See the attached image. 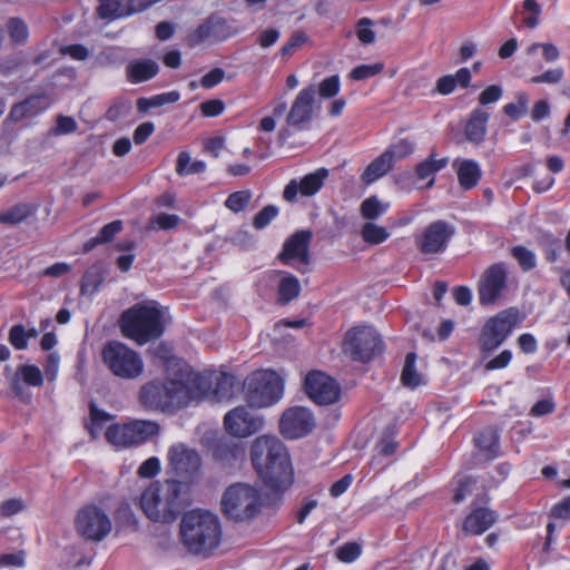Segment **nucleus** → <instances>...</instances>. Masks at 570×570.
<instances>
[{"instance_id": "1", "label": "nucleus", "mask_w": 570, "mask_h": 570, "mask_svg": "<svg viewBox=\"0 0 570 570\" xmlns=\"http://www.w3.org/2000/svg\"><path fill=\"white\" fill-rule=\"evenodd\" d=\"M169 375L164 380L146 383L139 393L145 407L159 411H171L200 400L208 392L209 380L204 374L189 370L181 362H170Z\"/></svg>"}, {"instance_id": "2", "label": "nucleus", "mask_w": 570, "mask_h": 570, "mask_svg": "<svg viewBox=\"0 0 570 570\" xmlns=\"http://www.w3.org/2000/svg\"><path fill=\"white\" fill-rule=\"evenodd\" d=\"M252 463L266 487L283 492L294 482V470L285 444L275 435L256 438L250 446Z\"/></svg>"}, {"instance_id": "3", "label": "nucleus", "mask_w": 570, "mask_h": 570, "mask_svg": "<svg viewBox=\"0 0 570 570\" xmlns=\"http://www.w3.org/2000/svg\"><path fill=\"white\" fill-rule=\"evenodd\" d=\"M189 499V492L175 480L151 483L141 494L140 505L145 514L155 522L175 520Z\"/></svg>"}, {"instance_id": "4", "label": "nucleus", "mask_w": 570, "mask_h": 570, "mask_svg": "<svg viewBox=\"0 0 570 570\" xmlns=\"http://www.w3.org/2000/svg\"><path fill=\"white\" fill-rule=\"evenodd\" d=\"M166 321L167 309L154 301L144 302L122 313L120 328L125 337L144 345L161 336Z\"/></svg>"}, {"instance_id": "5", "label": "nucleus", "mask_w": 570, "mask_h": 570, "mask_svg": "<svg viewBox=\"0 0 570 570\" xmlns=\"http://www.w3.org/2000/svg\"><path fill=\"white\" fill-rule=\"evenodd\" d=\"M220 522L212 512L193 510L180 522V541L194 554H206L220 541Z\"/></svg>"}, {"instance_id": "6", "label": "nucleus", "mask_w": 570, "mask_h": 570, "mask_svg": "<svg viewBox=\"0 0 570 570\" xmlns=\"http://www.w3.org/2000/svg\"><path fill=\"white\" fill-rule=\"evenodd\" d=\"M220 504L223 513L229 520L248 522L261 513L264 498L257 487L235 483L224 491Z\"/></svg>"}, {"instance_id": "7", "label": "nucleus", "mask_w": 570, "mask_h": 570, "mask_svg": "<svg viewBox=\"0 0 570 570\" xmlns=\"http://www.w3.org/2000/svg\"><path fill=\"white\" fill-rule=\"evenodd\" d=\"M284 377L273 370H257L244 381V399L252 409L277 404L284 396Z\"/></svg>"}, {"instance_id": "8", "label": "nucleus", "mask_w": 570, "mask_h": 570, "mask_svg": "<svg viewBox=\"0 0 570 570\" xmlns=\"http://www.w3.org/2000/svg\"><path fill=\"white\" fill-rule=\"evenodd\" d=\"M166 471L171 478L190 490L202 478L203 461L199 452L184 442L170 444L166 452Z\"/></svg>"}, {"instance_id": "9", "label": "nucleus", "mask_w": 570, "mask_h": 570, "mask_svg": "<svg viewBox=\"0 0 570 570\" xmlns=\"http://www.w3.org/2000/svg\"><path fill=\"white\" fill-rule=\"evenodd\" d=\"M522 321L523 316L515 307L505 308L490 317L484 323L479 336L481 350L483 352L497 350Z\"/></svg>"}, {"instance_id": "10", "label": "nucleus", "mask_w": 570, "mask_h": 570, "mask_svg": "<svg viewBox=\"0 0 570 570\" xmlns=\"http://www.w3.org/2000/svg\"><path fill=\"white\" fill-rule=\"evenodd\" d=\"M102 360L115 376L125 380L139 377L145 367L140 354L120 342L106 344L102 350Z\"/></svg>"}, {"instance_id": "11", "label": "nucleus", "mask_w": 570, "mask_h": 570, "mask_svg": "<svg viewBox=\"0 0 570 570\" xmlns=\"http://www.w3.org/2000/svg\"><path fill=\"white\" fill-rule=\"evenodd\" d=\"M383 351V343L372 326H355L346 332L343 352L353 361L367 363Z\"/></svg>"}, {"instance_id": "12", "label": "nucleus", "mask_w": 570, "mask_h": 570, "mask_svg": "<svg viewBox=\"0 0 570 570\" xmlns=\"http://www.w3.org/2000/svg\"><path fill=\"white\" fill-rule=\"evenodd\" d=\"M157 423L147 420H135L125 424L108 426L105 435L107 441L116 448H129L141 444L157 434Z\"/></svg>"}, {"instance_id": "13", "label": "nucleus", "mask_w": 570, "mask_h": 570, "mask_svg": "<svg viewBox=\"0 0 570 570\" xmlns=\"http://www.w3.org/2000/svg\"><path fill=\"white\" fill-rule=\"evenodd\" d=\"M75 529L83 539L99 542L110 533L112 523L102 508L87 504L78 510L75 517Z\"/></svg>"}, {"instance_id": "14", "label": "nucleus", "mask_w": 570, "mask_h": 570, "mask_svg": "<svg viewBox=\"0 0 570 570\" xmlns=\"http://www.w3.org/2000/svg\"><path fill=\"white\" fill-rule=\"evenodd\" d=\"M508 288V269L503 263L489 266L478 283L479 302L483 306L493 305L501 299Z\"/></svg>"}, {"instance_id": "15", "label": "nucleus", "mask_w": 570, "mask_h": 570, "mask_svg": "<svg viewBox=\"0 0 570 570\" xmlns=\"http://www.w3.org/2000/svg\"><path fill=\"white\" fill-rule=\"evenodd\" d=\"M316 425L313 412L296 405L286 409L278 422L279 433L287 440H296L309 434Z\"/></svg>"}, {"instance_id": "16", "label": "nucleus", "mask_w": 570, "mask_h": 570, "mask_svg": "<svg viewBox=\"0 0 570 570\" xmlns=\"http://www.w3.org/2000/svg\"><path fill=\"white\" fill-rule=\"evenodd\" d=\"M304 389L307 396L320 405L334 404L341 396L340 384L322 371L309 372L304 380Z\"/></svg>"}, {"instance_id": "17", "label": "nucleus", "mask_w": 570, "mask_h": 570, "mask_svg": "<svg viewBox=\"0 0 570 570\" xmlns=\"http://www.w3.org/2000/svg\"><path fill=\"white\" fill-rule=\"evenodd\" d=\"M264 426V417L240 405L228 411L224 416V428L229 435L247 438Z\"/></svg>"}, {"instance_id": "18", "label": "nucleus", "mask_w": 570, "mask_h": 570, "mask_svg": "<svg viewBox=\"0 0 570 570\" xmlns=\"http://www.w3.org/2000/svg\"><path fill=\"white\" fill-rule=\"evenodd\" d=\"M328 177L326 168H318L299 179H292L285 186L283 198L288 203H296L302 197H313L323 187Z\"/></svg>"}, {"instance_id": "19", "label": "nucleus", "mask_w": 570, "mask_h": 570, "mask_svg": "<svg viewBox=\"0 0 570 570\" xmlns=\"http://www.w3.org/2000/svg\"><path fill=\"white\" fill-rule=\"evenodd\" d=\"M453 234L454 228L449 223L436 220L428 225L415 242L423 254H438L446 248Z\"/></svg>"}, {"instance_id": "20", "label": "nucleus", "mask_w": 570, "mask_h": 570, "mask_svg": "<svg viewBox=\"0 0 570 570\" xmlns=\"http://www.w3.org/2000/svg\"><path fill=\"white\" fill-rule=\"evenodd\" d=\"M311 237V232L299 230L287 238L284 243L283 252L279 255L281 261L305 273L308 264V244Z\"/></svg>"}, {"instance_id": "21", "label": "nucleus", "mask_w": 570, "mask_h": 570, "mask_svg": "<svg viewBox=\"0 0 570 570\" xmlns=\"http://www.w3.org/2000/svg\"><path fill=\"white\" fill-rule=\"evenodd\" d=\"M315 96L316 87L314 85H309L299 90L288 111L286 118L287 125L299 127L312 120L314 115Z\"/></svg>"}, {"instance_id": "22", "label": "nucleus", "mask_w": 570, "mask_h": 570, "mask_svg": "<svg viewBox=\"0 0 570 570\" xmlns=\"http://www.w3.org/2000/svg\"><path fill=\"white\" fill-rule=\"evenodd\" d=\"M50 105L51 99L47 95H33L14 105L10 110V118L13 121H19L26 117H35L47 110Z\"/></svg>"}, {"instance_id": "23", "label": "nucleus", "mask_w": 570, "mask_h": 570, "mask_svg": "<svg viewBox=\"0 0 570 570\" xmlns=\"http://www.w3.org/2000/svg\"><path fill=\"white\" fill-rule=\"evenodd\" d=\"M449 164L446 157L436 159L432 154L428 159L419 163L415 167L416 180L424 183L420 187L431 188L435 181V175Z\"/></svg>"}, {"instance_id": "24", "label": "nucleus", "mask_w": 570, "mask_h": 570, "mask_svg": "<svg viewBox=\"0 0 570 570\" xmlns=\"http://www.w3.org/2000/svg\"><path fill=\"white\" fill-rule=\"evenodd\" d=\"M495 519L493 511L484 508L475 509L466 517L463 529L468 534H482L494 523Z\"/></svg>"}, {"instance_id": "25", "label": "nucleus", "mask_w": 570, "mask_h": 570, "mask_svg": "<svg viewBox=\"0 0 570 570\" xmlns=\"http://www.w3.org/2000/svg\"><path fill=\"white\" fill-rule=\"evenodd\" d=\"M453 167L456 169L458 179L462 188L475 187L481 178V168L473 159H455Z\"/></svg>"}, {"instance_id": "26", "label": "nucleus", "mask_w": 570, "mask_h": 570, "mask_svg": "<svg viewBox=\"0 0 570 570\" xmlns=\"http://www.w3.org/2000/svg\"><path fill=\"white\" fill-rule=\"evenodd\" d=\"M489 117V112L481 108H476L472 111L465 126V137L469 141L475 144L483 141Z\"/></svg>"}, {"instance_id": "27", "label": "nucleus", "mask_w": 570, "mask_h": 570, "mask_svg": "<svg viewBox=\"0 0 570 570\" xmlns=\"http://www.w3.org/2000/svg\"><path fill=\"white\" fill-rule=\"evenodd\" d=\"M471 71L468 68H460L454 75H445L436 81V91L441 95H450L456 86L469 87L471 82Z\"/></svg>"}, {"instance_id": "28", "label": "nucleus", "mask_w": 570, "mask_h": 570, "mask_svg": "<svg viewBox=\"0 0 570 570\" xmlns=\"http://www.w3.org/2000/svg\"><path fill=\"white\" fill-rule=\"evenodd\" d=\"M128 77L131 82H142L146 81L158 72V65L150 59L136 60L128 65Z\"/></svg>"}, {"instance_id": "29", "label": "nucleus", "mask_w": 570, "mask_h": 570, "mask_svg": "<svg viewBox=\"0 0 570 570\" xmlns=\"http://www.w3.org/2000/svg\"><path fill=\"white\" fill-rule=\"evenodd\" d=\"M393 167L389 155L385 153L376 157L363 171L361 179L364 184L370 185L383 177Z\"/></svg>"}, {"instance_id": "30", "label": "nucleus", "mask_w": 570, "mask_h": 570, "mask_svg": "<svg viewBox=\"0 0 570 570\" xmlns=\"http://www.w3.org/2000/svg\"><path fill=\"white\" fill-rule=\"evenodd\" d=\"M206 375L209 380V387H212V384L215 382V389L213 391L214 399L217 401H222L225 399L230 397L232 395V387H233V377L227 374H217L213 377V375L203 373ZM210 389H208V392L203 396L206 397L209 395Z\"/></svg>"}, {"instance_id": "31", "label": "nucleus", "mask_w": 570, "mask_h": 570, "mask_svg": "<svg viewBox=\"0 0 570 570\" xmlns=\"http://www.w3.org/2000/svg\"><path fill=\"white\" fill-rule=\"evenodd\" d=\"M416 354L409 353L405 357L404 366L401 374V381L404 386L414 389L424 383L423 376L415 368Z\"/></svg>"}, {"instance_id": "32", "label": "nucleus", "mask_w": 570, "mask_h": 570, "mask_svg": "<svg viewBox=\"0 0 570 570\" xmlns=\"http://www.w3.org/2000/svg\"><path fill=\"white\" fill-rule=\"evenodd\" d=\"M301 292V284L298 279L288 274L282 273V278L278 284V295L283 303H288L298 296Z\"/></svg>"}, {"instance_id": "33", "label": "nucleus", "mask_w": 570, "mask_h": 570, "mask_svg": "<svg viewBox=\"0 0 570 570\" xmlns=\"http://www.w3.org/2000/svg\"><path fill=\"white\" fill-rule=\"evenodd\" d=\"M475 444L488 459H493L499 448L497 432L492 429L480 432L475 438Z\"/></svg>"}, {"instance_id": "34", "label": "nucleus", "mask_w": 570, "mask_h": 570, "mask_svg": "<svg viewBox=\"0 0 570 570\" xmlns=\"http://www.w3.org/2000/svg\"><path fill=\"white\" fill-rule=\"evenodd\" d=\"M112 416L98 409L94 403L90 404L89 409V423L87 424L88 432L96 439L100 435L102 428L108 423Z\"/></svg>"}, {"instance_id": "35", "label": "nucleus", "mask_w": 570, "mask_h": 570, "mask_svg": "<svg viewBox=\"0 0 570 570\" xmlns=\"http://www.w3.org/2000/svg\"><path fill=\"white\" fill-rule=\"evenodd\" d=\"M244 453V448L242 445L230 442L219 443L214 452L218 460L225 462L228 465H232L235 461L242 459Z\"/></svg>"}, {"instance_id": "36", "label": "nucleus", "mask_w": 570, "mask_h": 570, "mask_svg": "<svg viewBox=\"0 0 570 570\" xmlns=\"http://www.w3.org/2000/svg\"><path fill=\"white\" fill-rule=\"evenodd\" d=\"M387 203H382L376 196H371L361 204V214L365 219H376L389 209Z\"/></svg>"}, {"instance_id": "37", "label": "nucleus", "mask_w": 570, "mask_h": 570, "mask_svg": "<svg viewBox=\"0 0 570 570\" xmlns=\"http://www.w3.org/2000/svg\"><path fill=\"white\" fill-rule=\"evenodd\" d=\"M415 145L412 140L404 138L391 145L384 153L389 155L391 163L404 159L414 153Z\"/></svg>"}, {"instance_id": "38", "label": "nucleus", "mask_w": 570, "mask_h": 570, "mask_svg": "<svg viewBox=\"0 0 570 570\" xmlns=\"http://www.w3.org/2000/svg\"><path fill=\"white\" fill-rule=\"evenodd\" d=\"M31 206L28 204H19L7 212L0 214V223L17 225L24 220L31 214Z\"/></svg>"}, {"instance_id": "39", "label": "nucleus", "mask_w": 570, "mask_h": 570, "mask_svg": "<svg viewBox=\"0 0 570 570\" xmlns=\"http://www.w3.org/2000/svg\"><path fill=\"white\" fill-rule=\"evenodd\" d=\"M529 107V98L525 92H518L515 101L509 102L503 107L504 114L513 120H518L527 114Z\"/></svg>"}, {"instance_id": "40", "label": "nucleus", "mask_w": 570, "mask_h": 570, "mask_svg": "<svg viewBox=\"0 0 570 570\" xmlns=\"http://www.w3.org/2000/svg\"><path fill=\"white\" fill-rule=\"evenodd\" d=\"M361 234L366 243L374 245L385 242L390 236L385 227L379 226L374 223L364 224Z\"/></svg>"}, {"instance_id": "41", "label": "nucleus", "mask_w": 570, "mask_h": 570, "mask_svg": "<svg viewBox=\"0 0 570 570\" xmlns=\"http://www.w3.org/2000/svg\"><path fill=\"white\" fill-rule=\"evenodd\" d=\"M17 376L20 379L24 384L38 387L41 386L43 383V375L40 368L36 365H21L17 370Z\"/></svg>"}, {"instance_id": "42", "label": "nucleus", "mask_w": 570, "mask_h": 570, "mask_svg": "<svg viewBox=\"0 0 570 570\" xmlns=\"http://www.w3.org/2000/svg\"><path fill=\"white\" fill-rule=\"evenodd\" d=\"M511 255L524 272L533 269L537 265L535 254L524 246L519 245L512 247Z\"/></svg>"}, {"instance_id": "43", "label": "nucleus", "mask_w": 570, "mask_h": 570, "mask_svg": "<svg viewBox=\"0 0 570 570\" xmlns=\"http://www.w3.org/2000/svg\"><path fill=\"white\" fill-rule=\"evenodd\" d=\"M180 220L181 219L178 215L159 213L150 217L149 229L169 230L177 227Z\"/></svg>"}, {"instance_id": "44", "label": "nucleus", "mask_w": 570, "mask_h": 570, "mask_svg": "<svg viewBox=\"0 0 570 570\" xmlns=\"http://www.w3.org/2000/svg\"><path fill=\"white\" fill-rule=\"evenodd\" d=\"M523 12V24L527 28L534 29L540 23L541 7L535 0H524L522 3Z\"/></svg>"}, {"instance_id": "45", "label": "nucleus", "mask_w": 570, "mask_h": 570, "mask_svg": "<svg viewBox=\"0 0 570 570\" xmlns=\"http://www.w3.org/2000/svg\"><path fill=\"white\" fill-rule=\"evenodd\" d=\"M341 89V80L337 75L330 76L323 79L318 87L317 92L322 99L334 98Z\"/></svg>"}, {"instance_id": "46", "label": "nucleus", "mask_w": 570, "mask_h": 570, "mask_svg": "<svg viewBox=\"0 0 570 570\" xmlns=\"http://www.w3.org/2000/svg\"><path fill=\"white\" fill-rule=\"evenodd\" d=\"M374 22L370 18H361L356 22L355 33L363 45H372L375 41Z\"/></svg>"}, {"instance_id": "47", "label": "nucleus", "mask_w": 570, "mask_h": 570, "mask_svg": "<svg viewBox=\"0 0 570 570\" xmlns=\"http://www.w3.org/2000/svg\"><path fill=\"white\" fill-rule=\"evenodd\" d=\"M8 33L16 43H22L27 40L29 32L27 24L19 18H11L7 23Z\"/></svg>"}, {"instance_id": "48", "label": "nucleus", "mask_w": 570, "mask_h": 570, "mask_svg": "<svg viewBox=\"0 0 570 570\" xmlns=\"http://www.w3.org/2000/svg\"><path fill=\"white\" fill-rule=\"evenodd\" d=\"M250 198L252 194L248 190L235 191L227 197L225 206L234 213H239L246 208Z\"/></svg>"}, {"instance_id": "49", "label": "nucleus", "mask_w": 570, "mask_h": 570, "mask_svg": "<svg viewBox=\"0 0 570 570\" xmlns=\"http://www.w3.org/2000/svg\"><path fill=\"white\" fill-rule=\"evenodd\" d=\"M361 552L362 549L358 543L347 542L336 550V557L342 562L351 563L361 556Z\"/></svg>"}, {"instance_id": "50", "label": "nucleus", "mask_w": 570, "mask_h": 570, "mask_svg": "<svg viewBox=\"0 0 570 570\" xmlns=\"http://www.w3.org/2000/svg\"><path fill=\"white\" fill-rule=\"evenodd\" d=\"M278 215V208L274 205H267L261 209L253 219V226L256 229L265 228L276 216Z\"/></svg>"}, {"instance_id": "51", "label": "nucleus", "mask_w": 570, "mask_h": 570, "mask_svg": "<svg viewBox=\"0 0 570 570\" xmlns=\"http://www.w3.org/2000/svg\"><path fill=\"white\" fill-rule=\"evenodd\" d=\"M455 483L456 489L454 490L453 500L454 502L460 503L471 492L474 481L472 478L466 475H456Z\"/></svg>"}, {"instance_id": "52", "label": "nucleus", "mask_w": 570, "mask_h": 570, "mask_svg": "<svg viewBox=\"0 0 570 570\" xmlns=\"http://www.w3.org/2000/svg\"><path fill=\"white\" fill-rule=\"evenodd\" d=\"M9 342L18 351L26 350L28 347L26 327L21 324L13 325L9 332Z\"/></svg>"}, {"instance_id": "53", "label": "nucleus", "mask_w": 570, "mask_h": 570, "mask_svg": "<svg viewBox=\"0 0 570 570\" xmlns=\"http://www.w3.org/2000/svg\"><path fill=\"white\" fill-rule=\"evenodd\" d=\"M382 70V63L361 65L351 71V78L354 80H364L380 73Z\"/></svg>"}, {"instance_id": "54", "label": "nucleus", "mask_w": 570, "mask_h": 570, "mask_svg": "<svg viewBox=\"0 0 570 570\" xmlns=\"http://www.w3.org/2000/svg\"><path fill=\"white\" fill-rule=\"evenodd\" d=\"M563 69L556 68L544 71L541 75L534 76L530 79V83H558L563 78Z\"/></svg>"}, {"instance_id": "55", "label": "nucleus", "mask_w": 570, "mask_h": 570, "mask_svg": "<svg viewBox=\"0 0 570 570\" xmlns=\"http://www.w3.org/2000/svg\"><path fill=\"white\" fill-rule=\"evenodd\" d=\"M503 90L498 85L488 86L479 96V102L482 106L494 104L502 97Z\"/></svg>"}, {"instance_id": "56", "label": "nucleus", "mask_w": 570, "mask_h": 570, "mask_svg": "<svg viewBox=\"0 0 570 570\" xmlns=\"http://www.w3.org/2000/svg\"><path fill=\"white\" fill-rule=\"evenodd\" d=\"M220 23H222V20L218 18H210V19L206 20L204 23H202L197 28V30L195 32V37L199 41H204V40L210 38L214 35V30L216 29V27Z\"/></svg>"}, {"instance_id": "57", "label": "nucleus", "mask_w": 570, "mask_h": 570, "mask_svg": "<svg viewBox=\"0 0 570 570\" xmlns=\"http://www.w3.org/2000/svg\"><path fill=\"white\" fill-rule=\"evenodd\" d=\"M60 356L57 352H52L47 356L45 372L48 381L52 382L57 379L59 372Z\"/></svg>"}, {"instance_id": "58", "label": "nucleus", "mask_w": 570, "mask_h": 570, "mask_svg": "<svg viewBox=\"0 0 570 570\" xmlns=\"http://www.w3.org/2000/svg\"><path fill=\"white\" fill-rule=\"evenodd\" d=\"M307 40V37L303 32H295L291 39L281 48L279 53L283 57L291 56L294 50L302 46Z\"/></svg>"}, {"instance_id": "59", "label": "nucleus", "mask_w": 570, "mask_h": 570, "mask_svg": "<svg viewBox=\"0 0 570 570\" xmlns=\"http://www.w3.org/2000/svg\"><path fill=\"white\" fill-rule=\"evenodd\" d=\"M160 471V460L156 456L147 459L138 470L142 478H153Z\"/></svg>"}, {"instance_id": "60", "label": "nucleus", "mask_w": 570, "mask_h": 570, "mask_svg": "<svg viewBox=\"0 0 570 570\" xmlns=\"http://www.w3.org/2000/svg\"><path fill=\"white\" fill-rule=\"evenodd\" d=\"M511 360H512V352L510 350H504L499 355H497L494 358L489 361L485 364V368L488 371L504 368L510 364Z\"/></svg>"}, {"instance_id": "61", "label": "nucleus", "mask_w": 570, "mask_h": 570, "mask_svg": "<svg viewBox=\"0 0 570 570\" xmlns=\"http://www.w3.org/2000/svg\"><path fill=\"white\" fill-rule=\"evenodd\" d=\"M224 109L225 105L219 99L207 100L200 105V110L203 115L206 117H216L220 115L224 111Z\"/></svg>"}, {"instance_id": "62", "label": "nucleus", "mask_w": 570, "mask_h": 570, "mask_svg": "<svg viewBox=\"0 0 570 570\" xmlns=\"http://www.w3.org/2000/svg\"><path fill=\"white\" fill-rule=\"evenodd\" d=\"M225 72L220 68H215L203 76L200 80V86L210 89L217 86L224 79Z\"/></svg>"}, {"instance_id": "63", "label": "nucleus", "mask_w": 570, "mask_h": 570, "mask_svg": "<svg viewBox=\"0 0 570 570\" xmlns=\"http://www.w3.org/2000/svg\"><path fill=\"white\" fill-rule=\"evenodd\" d=\"M77 122L72 117L68 116H59L57 118V124L55 128V132L57 135H67L76 131Z\"/></svg>"}, {"instance_id": "64", "label": "nucleus", "mask_w": 570, "mask_h": 570, "mask_svg": "<svg viewBox=\"0 0 570 570\" xmlns=\"http://www.w3.org/2000/svg\"><path fill=\"white\" fill-rule=\"evenodd\" d=\"M155 126L150 121L140 124L134 131V141L136 145L144 144L154 132Z\"/></svg>"}]
</instances>
